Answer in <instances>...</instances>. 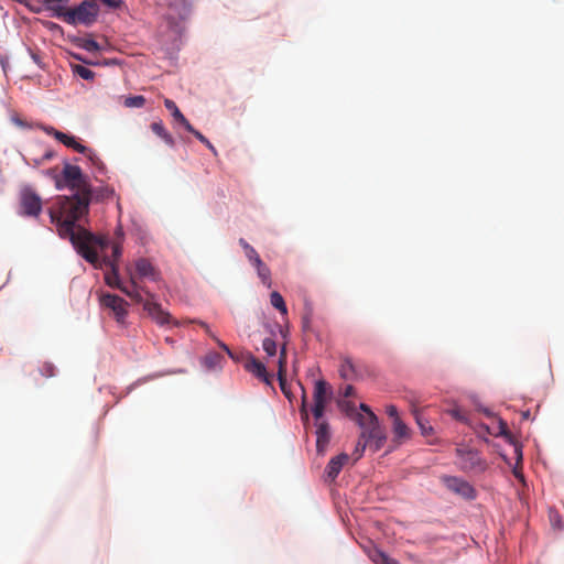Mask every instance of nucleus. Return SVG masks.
<instances>
[{"mask_svg": "<svg viewBox=\"0 0 564 564\" xmlns=\"http://www.w3.org/2000/svg\"><path fill=\"white\" fill-rule=\"evenodd\" d=\"M270 303L281 314L285 315L288 313V308H286L285 302H284L282 295L279 292L274 291V292L271 293V295H270Z\"/></svg>", "mask_w": 564, "mask_h": 564, "instance_id": "412c9836", "label": "nucleus"}, {"mask_svg": "<svg viewBox=\"0 0 564 564\" xmlns=\"http://www.w3.org/2000/svg\"><path fill=\"white\" fill-rule=\"evenodd\" d=\"M91 194L74 193L70 196H57L48 214L51 221L56 225L58 235L67 238L77 252L94 267H99L98 249L104 251L110 246L106 237H97L82 227H76V221L88 214Z\"/></svg>", "mask_w": 564, "mask_h": 564, "instance_id": "f257e3e1", "label": "nucleus"}, {"mask_svg": "<svg viewBox=\"0 0 564 564\" xmlns=\"http://www.w3.org/2000/svg\"><path fill=\"white\" fill-rule=\"evenodd\" d=\"M393 431L398 437H406L409 435L408 426L402 422L401 419H395L393 422Z\"/></svg>", "mask_w": 564, "mask_h": 564, "instance_id": "a878e982", "label": "nucleus"}, {"mask_svg": "<svg viewBox=\"0 0 564 564\" xmlns=\"http://www.w3.org/2000/svg\"><path fill=\"white\" fill-rule=\"evenodd\" d=\"M100 1L109 8H119L122 3L121 0H100Z\"/></svg>", "mask_w": 564, "mask_h": 564, "instance_id": "3c124183", "label": "nucleus"}, {"mask_svg": "<svg viewBox=\"0 0 564 564\" xmlns=\"http://www.w3.org/2000/svg\"><path fill=\"white\" fill-rule=\"evenodd\" d=\"M105 251L106 249L104 251L98 249L100 265L95 268H109L105 273L106 284L110 288L120 290L135 303L142 304L143 310L160 326L170 325L173 322V318L170 313L162 308L161 304L155 300V295L137 284V276L132 274V271L129 268H127L129 283L124 284L119 278L118 264L110 261V258L104 254Z\"/></svg>", "mask_w": 564, "mask_h": 564, "instance_id": "f03ea898", "label": "nucleus"}, {"mask_svg": "<svg viewBox=\"0 0 564 564\" xmlns=\"http://www.w3.org/2000/svg\"><path fill=\"white\" fill-rule=\"evenodd\" d=\"M188 132H191L192 134L195 135L196 139H198L203 144H205L213 153L214 155H217V151L215 149V147L209 142V140L203 135L198 130H196L193 126H192V130H187Z\"/></svg>", "mask_w": 564, "mask_h": 564, "instance_id": "cd10ccee", "label": "nucleus"}, {"mask_svg": "<svg viewBox=\"0 0 564 564\" xmlns=\"http://www.w3.org/2000/svg\"><path fill=\"white\" fill-rule=\"evenodd\" d=\"M45 131L48 134H53L56 140H58L59 142H62L63 144H65L68 148H70L73 145V143H75L76 139L74 137L68 135V134H66L64 132H61L58 130H55L53 127L46 128Z\"/></svg>", "mask_w": 564, "mask_h": 564, "instance_id": "aec40b11", "label": "nucleus"}, {"mask_svg": "<svg viewBox=\"0 0 564 564\" xmlns=\"http://www.w3.org/2000/svg\"><path fill=\"white\" fill-rule=\"evenodd\" d=\"M249 262L257 269H260L261 267L265 265V263L261 260L259 253L257 252L253 257L248 259Z\"/></svg>", "mask_w": 564, "mask_h": 564, "instance_id": "37998d69", "label": "nucleus"}, {"mask_svg": "<svg viewBox=\"0 0 564 564\" xmlns=\"http://www.w3.org/2000/svg\"><path fill=\"white\" fill-rule=\"evenodd\" d=\"M111 248H112V259H110V261L115 262L116 264H118V260L120 259L121 254H122V248L119 243H112L111 245Z\"/></svg>", "mask_w": 564, "mask_h": 564, "instance_id": "ea45409f", "label": "nucleus"}, {"mask_svg": "<svg viewBox=\"0 0 564 564\" xmlns=\"http://www.w3.org/2000/svg\"><path fill=\"white\" fill-rule=\"evenodd\" d=\"M378 555H380L381 562L383 564H398L395 560L390 558L386 553L381 551H377Z\"/></svg>", "mask_w": 564, "mask_h": 564, "instance_id": "09e8293b", "label": "nucleus"}, {"mask_svg": "<svg viewBox=\"0 0 564 564\" xmlns=\"http://www.w3.org/2000/svg\"><path fill=\"white\" fill-rule=\"evenodd\" d=\"M499 435L506 436L511 443L513 442L512 436L508 431V425L503 421L499 422Z\"/></svg>", "mask_w": 564, "mask_h": 564, "instance_id": "79ce46f5", "label": "nucleus"}, {"mask_svg": "<svg viewBox=\"0 0 564 564\" xmlns=\"http://www.w3.org/2000/svg\"><path fill=\"white\" fill-rule=\"evenodd\" d=\"M164 106L166 109H169L173 116V118L180 122L186 130H192V124L189 121L184 117V115L180 111L176 104L171 99L164 100Z\"/></svg>", "mask_w": 564, "mask_h": 564, "instance_id": "2eb2a0df", "label": "nucleus"}, {"mask_svg": "<svg viewBox=\"0 0 564 564\" xmlns=\"http://www.w3.org/2000/svg\"><path fill=\"white\" fill-rule=\"evenodd\" d=\"M359 426L362 430L360 436L367 442L368 448L372 452L379 451L384 443L386 436L376 414H371L368 421L359 420Z\"/></svg>", "mask_w": 564, "mask_h": 564, "instance_id": "39448f33", "label": "nucleus"}, {"mask_svg": "<svg viewBox=\"0 0 564 564\" xmlns=\"http://www.w3.org/2000/svg\"><path fill=\"white\" fill-rule=\"evenodd\" d=\"M115 195V189L108 185L91 188V200L104 202Z\"/></svg>", "mask_w": 564, "mask_h": 564, "instance_id": "a211bd4d", "label": "nucleus"}, {"mask_svg": "<svg viewBox=\"0 0 564 564\" xmlns=\"http://www.w3.org/2000/svg\"><path fill=\"white\" fill-rule=\"evenodd\" d=\"M457 464L463 471L479 474L487 469V463L476 449L457 448Z\"/></svg>", "mask_w": 564, "mask_h": 564, "instance_id": "423d86ee", "label": "nucleus"}, {"mask_svg": "<svg viewBox=\"0 0 564 564\" xmlns=\"http://www.w3.org/2000/svg\"><path fill=\"white\" fill-rule=\"evenodd\" d=\"M99 8L93 1H83L78 7L66 9L58 7L56 18L62 19L67 24H93L98 17Z\"/></svg>", "mask_w": 564, "mask_h": 564, "instance_id": "7ed1b4c3", "label": "nucleus"}, {"mask_svg": "<svg viewBox=\"0 0 564 564\" xmlns=\"http://www.w3.org/2000/svg\"><path fill=\"white\" fill-rule=\"evenodd\" d=\"M262 348L269 357H272L276 354V343L272 338H264L262 341Z\"/></svg>", "mask_w": 564, "mask_h": 564, "instance_id": "c85d7f7f", "label": "nucleus"}, {"mask_svg": "<svg viewBox=\"0 0 564 564\" xmlns=\"http://www.w3.org/2000/svg\"><path fill=\"white\" fill-rule=\"evenodd\" d=\"M245 369L268 384L272 381V376L269 375L265 366L251 354L247 356Z\"/></svg>", "mask_w": 564, "mask_h": 564, "instance_id": "9b49d317", "label": "nucleus"}, {"mask_svg": "<svg viewBox=\"0 0 564 564\" xmlns=\"http://www.w3.org/2000/svg\"><path fill=\"white\" fill-rule=\"evenodd\" d=\"M43 1L48 10L54 11V17H56V9L58 7H61L59 3L68 2L69 0H43Z\"/></svg>", "mask_w": 564, "mask_h": 564, "instance_id": "58836bf2", "label": "nucleus"}, {"mask_svg": "<svg viewBox=\"0 0 564 564\" xmlns=\"http://www.w3.org/2000/svg\"><path fill=\"white\" fill-rule=\"evenodd\" d=\"M360 410L362 412H365V414H358V417H357V422L359 423V420H365V421H368V417L371 415V414H375L370 408L365 404V403H361L360 404Z\"/></svg>", "mask_w": 564, "mask_h": 564, "instance_id": "a19ab883", "label": "nucleus"}, {"mask_svg": "<svg viewBox=\"0 0 564 564\" xmlns=\"http://www.w3.org/2000/svg\"><path fill=\"white\" fill-rule=\"evenodd\" d=\"M330 442L329 425L326 421L316 423V451L324 454Z\"/></svg>", "mask_w": 564, "mask_h": 564, "instance_id": "f8f14e48", "label": "nucleus"}, {"mask_svg": "<svg viewBox=\"0 0 564 564\" xmlns=\"http://www.w3.org/2000/svg\"><path fill=\"white\" fill-rule=\"evenodd\" d=\"M349 456L341 453L333 457L325 468V474L328 480L334 481L343 469L344 465L348 462Z\"/></svg>", "mask_w": 564, "mask_h": 564, "instance_id": "ddd939ff", "label": "nucleus"}, {"mask_svg": "<svg viewBox=\"0 0 564 564\" xmlns=\"http://www.w3.org/2000/svg\"><path fill=\"white\" fill-rule=\"evenodd\" d=\"M30 55H31V58L33 59V62H34L36 65H39L41 68H44V65H43V63H42V58H41V56H40V54H39V53L33 52V51H31V50H30Z\"/></svg>", "mask_w": 564, "mask_h": 564, "instance_id": "8fccbe9b", "label": "nucleus"}, {"mask_svg": "<svg viewBox=\"0 0 564 564\" xmlns=\"http://www.w3.org/2000/svg\"><path fill=\"white\" fill-rule=\"evenodd\" d=\"M444 484L451 491L464 497L465 499L476 498V490L468 481L464 479L448 476L444 477Z\"/></svg>", "mask_w": 564, "mask_h": 564, "instance_id": "1a4fd4ad", "label": "nucleus"}, {"mask_svg": "<svg viewBox=\"0 0 564 564\" xmlns=\"http://www.w3.org/2000/svg\"><path fill=\"white\" fill-rule=\"evenodd\" d=\"M339 375L345 380H354L357 377V370L351 358L345 357L341 359Z\"/></svg>", "mask_w": 564, "mask_h": 564, "instance_id": "dca6fc26", "label": "nucleus"}, {"mask_svg": "<svg viewBox=\"0 0 564 564\" xmlns=\"http://www.w3.org/2000/svg\"><path fill=\"white\" fill-rule=\"evenodd\" d=\"M514 454L517 456V466H518L522 462V451L518 444L514 445Z\"/></svg>", "mask_w": 564, "mask_h": 564, "instance_id": "864d4df0", "label": "nucleus"}, {"mask_svg": "<svg viewBox=\"0 0 564 564\" xmlns=\"http://www.w3.org/2000/svg\"><path fill=\"white\" fill-rule=\"evenodd\" d=\"M166 1L171 8L181 7L185 12H187L191 9L192 3H193L192 0H166Z\"/></svg>", "mask_w": 564, "mask_h": 564, "instance_id": "2f4dec72", "label": "nucleus"}, {"mask_svg": "<svg viewBox=\"0 0 564 564\" xmlns=\"http://www.w3.org/2000/svg\"><path fill=\"white\" fill-rule=\"evenodd\" d=\"M377 551H378V550H376V551H375V554L372 555V560H373L375 562H379V561L381 562L380 555H378Z\"/></svg>", "mask_w": 564, "mask_h": 564, "instance_id": "5fc2aeb1", "label": "nucleus"}, {"mask_svg": "<svg viewBox=\"0 0 564 564\" xmlns=\"http://www.w3.org/2000/svg\"><path fill=\"white\" fill-rule=\"evenodd\" d=\"M454 415H455L457 419L462 420V416L459 415V413L455 412V413H454Z\"/></svg>", "mask_w": 564, "mask_h": 564, "instance_id": "4d7b16f0", "label": "nucleus"}, {"mask_svg": "<svg viewBox=\"0 0 564 564\" xmlns=\"http://www.w3.org/2000/svg\"><path fill=\"white\" fill-rule=\"evenodd\" d=\"M249 262L257 269H260L261 267L265 265V263L261 260L259 253L257 252L253 257L248 259Z\"/></svg>", "mask_w": 564, "mask_h": 564, "instance_id": "a18cd8bd", "label": "nucleus"}, {"mask_svg": "<svg viewBox=\"0 0 564 564\" xmlns=\"http://www.w3.org/2000/svg\"><path fill=\"white\" fill-rule=\"evenodd\" d=\"M239 245L243 249L247 259H250L257 253L256 249L251 245H249L243 238L239 239Z\"/></svg>", "mask_w": 564, "mask_h": 564, "instance_id": "f704fd0d", "label": "nucleus"}, {"mask_svg": "<svg viewBox=\"0 0 564 564\" xmlns=\"http://www.w3.org/2000/svg\"><path fill=\"white\" fill-rule=\"evenodd\" d=\"M145 104V98L143 96H132V97H128L126 100H124V106L127 107H137V108H140V107H143Z\"/></svg>", "mask_w": 564, "mask_h": 564, "instance_id": "7c9ffc66", "label": "nucleus"}, {"mask_svg": "<svg viewBox=\"0 0 564 564\" xmlns=\"http://www.w3.org/2000/svg\"><path fill=\"white\" fill-rule=\"evenodd\" d=\"M513 474L517 478H522V475L518 471L517 466L513 469Z\"/></svg>", "mask_w": 564, "mask_h": 564, "instance_id": "6e6d98bb", "label": "nucleus"}, {"mask_svg": "<svg viewBox=\"0 0 564 564\" xmlns=\"http://www.w3.org/2000/svg\"><path fill=\"white\" fill-rule=\"evenodd\" d=\"M53 152L51 151H46L42 156L41 159H34V165L37 166L40 164H42L44 161H48L53 158Z\"/></svg>", "mask_w": 564, "mask_h": 564, "instance_id": "49530a36", "label": "nucleus"}, {"mask_svg": "<svg viewBox=\"0 0 564 564\" xmlns=\"http://www.w3.org/2000/svg\"><path fill=\"white\" fill-rule=\"evenodd\" d=\"M200 325L202 327L205 328L206 333L217 343V345L224 350L227 352V355L234 359V360H239V358L230 350V348L225 344L223 343L220 339H218L217 337H215V335L210 332L208 325L204 322H200Z\"/></svg>", "mask_w": 564, "mask_h": 564, "instance_id": "4be33fe9", "label": "nucleus"}, {"mask_svg": "<svg viewBox=\"0 0 564 564\" xmlns=\"http://www.w3.org/2000/svg\"><path fill=\"white\" fill-rule=\"evenodd\" d=\"M221 360L223 357L218 352H210L205 357L204 364L208 369H214L220 366Z\"/></svg>", "mask_w": 564, "mask_h": 564, "instance_id": "b1692460", "label": "nucleus"}, {"mask_svg": "<svg viewBox=\"0 0 564 564\" xmlns=\"http://www.w3.org/2000/svg\"><path fill=\"white\" fill-rule=\"evenodd\" d=\"M100 303L102 306L110 308L113 313L116 321L119 324H123L126 316L128 314L127 306L128 303L122 297L116 294H104L100 297Z\"/></svg>", "mask_w": 564, "mask_h": 564, "instance_id": "6e6552de", "label": "nucleus"}, {"mask_svg": "<svg viewBox=\"0 0 564 564\" xmlns=\"http://www.w3.org/2000/svg\"><path fill=\"white\" fill-rule=\"evenodd\" d=\"M300 413H301L302 420L304 422H307L308 421L307 401H306V394H305L304 391H303V395H302V403H301V408H300Z\"/></svg>", "mask_w": 564, "mask_h": 564, "instance_id": "e433bc0d", "label": "nucleus"}, {"mask_svg": "<svg viewBox=\"0 0 564 564\" xmlns=\"http://www.w3.org/2000/svg\"><path fill=\"white\" fill-rule=\"evenodd\" d=\"M73 150H75L76 152L78 153H83V154H86L88 153V158L89 160L96 164V165H101V161L99 160V158H97V155L95 153H93L89 149H87L85 145L80 144L79 142H77V140H75V143H73V145L70 147Z\"/></svg>", "mask_w": 564, "mask_h": 564, "instance_id": "5701e85b", "label": "nucleus"}, {"mask_svg": "<svg viewBox=\"0 0 564 564\" xmlns=\"http://www.w3.org/2000/svg\"><path fill=\"white\" fill-rule=\"evenodd\" d=\"M249 262L257 269H260L261 267L265 265V263L261 260L259 253L257 252L253 257L248 259Z\"/></svg>", "mask_w": 564, "mask_h": 564, "instance_id": "c03bdc74", "label": "nucleus"}, {"mask_svg": "<svg viewBox=\"0 0 564 564\" xmlns=\"http://www.w3.org/2000/svg\"><path fill=\"white\" fill-rule=\"evenodd\" d=\"M387 414L394 421L395 419H400L398 409L394 405L387 406Z\"/></svg>", "mask_w": 564, "mask_h": 564, "instance_id": "de8ad7c7", "label": "nucleus"}, {"mask_svg": "<svg viewBox=\"0 0 564 564\" xmlns=\"http://www.w3.org/2000/svg\"><path fill=\"white\" fill-rule=\"evenodd\" d=\"M21 214L30 217H37L42 212V199L35 191L25 186L20 192Z\"/></svg>", "mask_w": 564, "mask_h": 564, "instance_id": "0eeeda50", "label": "nucleus"}, {"mask_svg": "<svg viewBox=\"0 0 564 564\" xmlns=\"http://www.w3.org/2000/svg\"><path fill=\"white\" fill-rule=\"evenodd\" d=\"M416 422H417L423 435H430L432 433L433 429L429 424V422H423V420L417 415H416Z\"/></svg>", "mask_w": 564, "mask_h": 564, "instance_id": "4c0bfd02", "label": "nucleus"}, {"mask_svg": "<svg viewBox=\"0 0 564 564\" xmlns=\"http://www.w3.org/2000/svg\"><path fill=\"white\" fill-rule=\"evenodd\" d=\"M367 447H368L367 442L364 441L362 437L360 436L358 442H357V444H356V448H355V451L352 453V455L355 456L356 460L359 459L362 456V454H364V452H365V449Z\"/></svg>", "mask_w": 564, "mask_h": 564, "instance_id": "72a5a7b5", "label": "nucleus"}, {"mask_svg": "<svg viewBox=\"0 0 564 564\" xmlns=\"http://www.w3.org/2000/svg\"><path fill=\"white\" fill-rule=\"evenodd\" d=\"M314 403L327 404L328 401V386L324 380H318L314 388Z\"/></svg>", "mask_w": 564, "mask_h": 564, "instance_id": "f3484780", "label": "nucleus"}, {"mask_svg": "<svg viewBox=\"0 0 564 564\" xmlns=\"http://www.w3.org/2000/svg\"><path fill=\"white\" fill-rule=\"evenodd\" d=\"M80 46L90 53L100 51V45L93 39H83Z\"/></svg>", "mask_w": 564, "mask_h": 564, "instance_id": "c756f323", "label": "nucleus"}, {"mask_svg": "<svg viewBox=\"0 0 564 564\" xmlns=\"http://www.w3.org/2000/svg\"><path fill=\"white\" fill-rule=\"evenodd\" d=\"M39 371L43 377L51 378L55 375V367L50 362H44Z\"/></svg>", "mask_w": 564, "mask_h": 564, "instance_id": "c9c22d12", "label": "nucleus"}, {"mask_svg": "<svg viewBox=\"0 0 564 564\" xmlns=\"http://www.w3.org/2000/svg\"><path fill=\"white\" fill-rule=\"evenodd\" d=\"M285 365H286V351H285V347H282V349L280 351V357H279L278 377H279L281 390L284 392L285 395H288L286 386H285V376H284Z\"/></svg>", "mask_w": 564, "mask_h": 564, "instance_id": "6ab92c4d", "label": "nucleus"}, {"mask_svg": "<svg viewBox=\"0 0 564 564\" xmlns=\"http://www.w3.org/2000/svg\"><path fill=\"white\" fill-rule=\"evenodd\" d=\"M57 189L68 187L70 191L80 194H91V186L88 177L82 172V169L77 165L66 163L62 171V180L56 178Z\"/></svg>", "mask_w": 564, "mask_h": 564, "instance_id": "20e7f679", "label": "nucleus"}, {"mask_svg": "<svg viewBox=\"0 0 564 564\" xmlns=\"http://www.w3.org/2000/svg\"><path fill=\"white\" fill-rule=\"evenodd\" d=\"M134 267L135 270L132 272V274L137 276V284L139 286H141L139 283L144 279H149L154 282L160 280V272L148 259H138L134 263Z\"/></svg>", "mask_w": 564, "mask_h": 564, "instance_id": "9d476101", "label": "nucleus"}, {"mask_svg": "<svg viewBox=\"0 0 564 564\" xmlns=\"http://www.w3.org/2000/svg\"><path fill=\"white\" fill-rule=\"evenodd\" d=\"M74 72L80 78L86 79V80H90V79H93L95 77V73L91 69H89V68H87V67H85L83 65H75L74 66Z\"/></svg>", "mask_w": 564, "mask_h": 564, "instance_id": "bb28decb", "label": "nucleus"}, {"mask_svg": "<svg viewBox=\"0 0 564 564\" xmlns=\"http://www.w3.org/2000/svg\"><path fill=\"white\" fill-rule=\"evenodd\" d=\"M354 392H355V389H354V387H352V386H350V384H347V386L343 389V395H344L345 398H349V397H351V395L354 394Z\"/></svg>", "mask_w": 564, "mask_h": 564, "instance_id": "603ef678", "label": "nucleus"}, {"mask_svg": "<svg viewBox=\"0 0 564 564\" xmlns=\"http://www.w3.org/2000/svg\"><path fill=\"white\" fill-rule=\"evenodd\" d=\"M151 130L153 133H155L159 138H161L165 144L173 148L175 145V139L173 135L166 130L163 122L161 120L154 121L151 123Z\"/></svg>", "mask_w": 564, "mask_h": 564, "instance_id": "4468645a", "label": "nucleus"}, {"mask_svg": "<svg viewBox=\"0 0 564 564\" xmlns=\"http://www.w3.org/2000/svg\"><path fill=\"white\" fill-rule=\"evenodd\" d=\"M326 404L324 403H314V406L312 409L313 416L316 420V423L322 422V417L325 412Z\"/></svg>", "mask_w": 564, "mask_h": 564, "instance_id": "473e14b6", "label": "nucleus"}, {"mask_svg": "<svg viewBox=\"0 0 564 564\" xmlns=\"http://www.w3.org/2000/svg\"><path fill=\"white\" fill-rule=\"evenodd\" d=\"M257 273H258V276L261 280V282L267 288H271V285H272L271 271L268 268V265L265 264V265L261 267L260 269H257Z\"/></svg>", "mask_w": 564, "mask_h": 564, "instance_id": "393cba45", "label": "nucleus"}]
</instances>
